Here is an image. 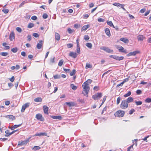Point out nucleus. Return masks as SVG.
Wrapping results in <instances>:
<instances>
[{"label": "nucleus", "mask_w": 151, "mask_h": 151, "mask_svg": "<svg viewBox=\"0 0 151 151\" xmlns=\"http://www.w3.org/2000/svg\"><path fill=\"white\" fill-rule=\"evenodd\" d=\"M82 86L83 88V91L82 93L85 96H88V93L90 89L89 86L86 85H82Z\"/></svg>", "instance_id": "1"}, {"label": "nucleus", "mask_w": 151, "mask_h": 151, "mask_svg": "<svg viewBox=\"0 0 151 151\" xmlns=\"http://www.w3.org/2000/svg\"><path fill=\"white\" fill-rule=\"evenodd\" d=\"M102 96L101 93H97L92 96V98L95 100L99 99Z\"/></svg>", "instance_id": "2"}, {"label": "nucleus", "mask_w": 151, "mask_h": 151, "mask_svg": "<svg viewBox=\"0 0 151 151\" xmlns=\"http://www.w3.org/2000/svg\"><path fill=\"white\" fill-rule=\"evenodd\" d=\"M128 106V104L126 102V100L122 101L120 105V108L122 109H124L127 108Z\"/></svg>", "instance_id": "3"}, {"label": "nucleus", "mask_w": 151, "mask_h": 151, "mask_svg": "<svg viewBox=\"0 0 151 151\" xmlns=\"http://www.w3.org/2000/svg\"><path fill=\"white\" fill-rule=\"evenodd\" d=\"M125 112L123 111L119 110L116 111L115 114V115L116 116L120 117L123 116Z\"/></svg>", "instance_id": "4"}, {"label": "nucleus", "mask_w": 151, "mask_h": 151, "mask_svg": "<svg viewBox=\"0 0 151 151\" xmlns=\"http://www.w3.org/2000/svg\"><path fill=\"white\" fill-rule=\"evenodd\" d=\"M109 57L111 58H112L117 60L120 61L124 59V57L123 56H120L116 55H112L109 56Z\"/></svg>", "instance_id": "5"}, {"label": "nucleus", "mask_w": 151, "mask_h": 151, "mask_svg": "<svg viewBox=\"0 0 151 151\" xmlns=\"http://www.w3.org/2000/svg\"><path fill=\"white\" fill-rule=\"evenodd\" d=\"M30 138H29L27 140H25L24 141H22L18 142V146H22L23 145H26L29 142V139Z\"/></svg>", "instance_id": "6"}, {"label": "nucleus", "mask_w": 151, "mask_h": 151, "mask_svg": "<svg viewBox=\"0 0 151 151\" xmlns=\"http://www.w3.org/2000/svg\"><path fill=\"white\" fill-rule=\"evenodd\" d=\"M101 50H103L108 53L112 52H113V50L110 49L108 47H103L100 48Z\"/></svg>", "instance_id": "7"}, {"label": "nucleus", "mask_w": 151, "mask_h": 151, "mask_svg": "<svg viewBox=\"0 0 151 151\" xmlns=\"http://www.w3.org/2000/svg\"><path fill=\"white\" fill-rule=\"evenodd\" d=\"M29 103H27L23 105L22 106L21 111L22 112H24L26 108L29 106Z\"/></svg>", "instance_id": "8"}, {"label": "nucleus", "mask_w": 151, "mask_h": 151, "mask_svg": "<svg viewBox=\"0 0 151 151\" xmlns=\"http://www.w3.org/2000/svg\"><path fill=\"white\" fill-rule=\"evenodd\" d=\"M138 53L139 51H135L132 52H131L127 54V56L129 57L131 56H135Z\"/></svg>", "instance_id": "9"}, {"label": "nucleus", "mask_w": 151, "mask_h": 151, "mask_svg": "<svg viewBox=\"0 0 151 151\" xmlns=\"http://www.w3.org/2000/svg\"><path fill=\"white\" fill-rule=\"evenodd\" d=\"M47 133L45 132L37 133L34 135V136H38L41 137L43 136H47Z\"/></svg>", "instance_id": "10"}, {"label": "nucleus", "mask_w": 151, "mask_h": 151, "mask_svg": "<svg viewBox=\"0 0 151 151\" xmlns=\"http://www.w3.org/2000/svg\"><path fill=\"white\" fill-rule=\"evenodd\" d=\"M43 44V42L42 40H40L39 42L37 43L36 47L38 49H40L42 47V46Z\"/></svg>", "instance_id": "11"}, {"label": "nucleus", "mask_w": 151, "mask_h": 151, "mask_svg": "<svg viewBox=\"0 0 151 151\" xmlns=\"http://www.w3.org/2000/svg\"><path fill=\"white\" fill-rule=\"evenodd\" d=\"M44 112L46 114H48V107L44 105L43 106Z\"/></svg>", "instance_id": "12"}, {"label": "nucleus", "mask_w": 151, "mask_h": 151, "mask_svg": "<svg viewBox=\"0 0 151 151\" xmlns=\"http://www.w3.org/2000/svg\"><path fill=\"white\" fill-rule=\"evenodd\" d=\"M78 55L77 54V53H76V52H71L70 53L69 55L73 58H76L77 57V56Z\"/></svg>", "instance_id": "13"}, {"label": "nucleus", "mask_w": 151, "mask_h": 151, "mask_svg": "<svg viewBox=\"0 0 151 151\" xmlns=\"http://www.w3.org/2000/svg\"><path fill=\"white\" fill-rule=\"evenodd\" d=\"M126 102L128 104L129 103L132 102L134 101L133 98L131 97H128L126 100Z\"/></svg>", "instance_id": "14"}, {"label": "nucleus", "mask_w": 151, "mask_h": 151, "mask_svg": "<svg viewBox=\"0 0 151 151\" xmlns=\"http://www.w3.org/2000/svg\"><path fill=\"white\" fill-rule=\"evenodd\" d=\"M51 117L54 119H58L60 120H61L62 119V117L60 116H51Z\"/></svg>", "instance_id": "15"}, {"label": "nucleus", "mask_w": 151, "mask_h": 151, "mask_svg": "<svg viewBox=\"0 0 151 151\" xmlns=\"http://www.w3.org/2000/svg\"><path fill=\"white\" fill-rule=\"evenodd\" d=\"M120 40L123 42L125 43H128L129 42V40L126 38L122 37L120 39Z\"/></svg>", "instance_id": "16"}, {"label": "nucleus", "mask_w": 151, "mask_h": 151, "mask_svg": "<svg viewBox=\"0 0 151 151\" xmlns=\"http://www.w3.org/2000/svg\"><path fill=\"white\" fill-rule=\"evenodd\" d=\"M115 46L116 48L119 50V52H121L122 50H123L124 49V48L120 45H115Z\"/></svg>", "instance_id": "17"}, {"label": "nucleus", "mask_w": 151, "mask_h": 151, "mask_svg": "<svg viewBox=\"0 0 151 151\" xmlns=\"http://www.w3.org/2000/svg\"><path fill=\"white\" fill-rule=\"evenodd\" d=\"M105 33L107 36H108L109 37H110L111 36V34L109 29L108 28H106L105 29Z\"/></svg>", "instance_id": "18"}, {"label": "nucleus", "mask_w": 151, "mask_h": 151, "mask_svg": "<svg viewBox=\"0 0 151 151\" xmlns=\"http://www.w3.org/2000/svg\"><path fill=\"white\" fill-rule=\"evenodd\" d=\"M65 104L70 107L74 106L76 105L75 103L74 102H66Z\"/></svg>", "instance_id": "19"}, {"label": "nucleus", "mask_w": 151, "mask_h": 151, "mask_svg": "<svg viewBox=\"0 0 151 151\" xmlns=\"http://www.w3.org/2000/svg\"><path fill=\"white\" fill-rule=\"evenodd\" d=\"M14 39V33L12 32L9 35V39L10 40L12 41L13 39Z\"/></svg>", "instance_id": "20"}, {"label": "nucleus", "mask_w": 151, "mask_h": 151, "mask_svg": "<svg viewBox=\"0 0 151 151\" xmlns=\"http://www.w3.org/2000/svg\"><path fill=\"white\" fill-rule=\"evenodd\" d=\"M89 27L90 25L89 24L85 25L82 27L81 29V31H85Z\"/></svg>", "instance_id": "21"}, {"label": "nucleus", "mask_w": 151, "mask_h": 151, "mask_svg": "<svg viewBox=\"0 0 151 151\" xmlns=\"http://www.w3.org/2000/svg\"><path fill=\"white\" fill-rule=\"evenodd\" d=\"M144 37L143 35H139L137 37V39L138 41H142L144 38Z\"/></svg>", "instance_id": "22"}, {"label": "nucleus", "mask_w": 151, "mask_h": 151, "mask_svg": "<svg viewBox=\"0 0 151 151\" xmlns=\"http://www.w3.org/2000/svg\"><path fill=\"white\" fill-rule=\"evenodd\" d=\"M92 80L90 79H88L86 81L84 82L83 84L84 85H86L88 86L89 84H90L91 83Z\"/></svg>", "instance_id": "23"}, {"label": "nucleus", "mask_w": 151, "mask_h": 151, "mask_svg": "<svg viewBox=\"0 0 151 151\" xmlns=\"http://www.w3.org/2000/svg\"><path fill=\"white\" fill-rule=\"evenodd\" d=\"M42 118V115L40 114H38L36 115V118L37 119L41 120V119Z\"/></svg>", "instance_id": "24"}, {"label": "nucleus", "mask_w": 151, "mask_h": 151, "mask_svg": "<svg viewBox=\"0 0 151 151\" xmlns=\"http://www.w3.org/2000/svg\"><path fill=\"white\" fill-rule=\"evenodd\" d=\"M106 22L107 23V24L109 25L111 27H113V28L115 27L112 21H107Z\"/></svg>", "instance_id": "25"}, {"label": "nucleus", "mask_w": 151, "mask_h": 151, "mask_svg": "<svg viewBox=\"0 0 151 151\" xmlns=\"http://www.w3.org/2000/svg\"><path fill=\"white\" fill-rule=\"evenodd\" d=\"M34 101L37 102H41L42 101V99L40 97H37L35 99Z\"/></svg>", "instance_id": "26"}, {"label": "nucleus", "mask_w": 151, "mask_h": 151, "mask_svg": "<svg viewBox=\"0 0 151 151\" xmlns=\"http://www.w3.org/2000/svg\"><path fill=\"white\" fill-rule=\"evenodd\" d=\"M55 39L57 40H60V36L59 34L56 32L55 33Z\"/></svg>", "instance_id": "27"}, {"label": "nucleus", "mask_w": 151, "mask_h": 151, "mask_svg": "<svg viewBox=\"0 0 151 151\" xmlns=\"http://www.w3.org/2000/svg\"><path fill=\"white\" fill-rule=\"evenodd\" d=\"M86 45L90 49H91L92 47V44L91 43L88 42L86 44Z\"/></svg>", "instance_id": "28"}, {"label": "nucleus", "mask_w": 151, "mask_h": 151, "mask_svg": "<svg viewBox=\"0 0 151 151\" xmlns=\"http://www.w3.org/2000/svg\"><path fill=\"white\" fill-rule=\"evenodd\" d=\"M7 117L9 119H12V120H14L15 119V117L12 115H8L7 116Z\"/></svg>", "instance_id": "29"}, {"label": "nucleus", "mask_w": 151, "mask_h": 151, "mask_svg": "<svg viewBox=\"0 0 151 151\" xmlns=\"http://www.w3.org/2000/svg\"><path fill=\"white\" fill-rule=\"evenodd\" d=\"M21 124H19L18 125H14L13 127H11V129L12 130H14L16 128L19 127L21 126Z\"/></svg>", "instance_id": "30"}, {"label": "nucleus", "mask_w": 151, "mask_h": 151, "mask_svg": "<svg viewBox=\"0 0 151 151\" xmlns=\"http://www.w3.org/2000/svg\"><path fill=\"white\" fill-rule=\"evenodd\" d=\"M34 26V24L32 23H30L27 26V28H31Z\"/></svg>", "instance_id": "31"}, {"label": "nucleus", "mask_w": 151, "mask_h": 151, "mask_svg": "<svg viewBox=\"0 0 151 151\" xmlns=\"http://www.w3.org/2000/svg\"><path fill=\"white\" fill-rule=\"evenodd\" d=\"M131 94V92L130 91H129L126 94L124 95V96L125 97H127L130 96Z\"/></svg>", "instance_id": "32"}, {"label": "nucleus", "mask_w": 151, "mask_h": 151, "mask_svg": "<svg viewBox=\"0 0 151 151\" xmlns=\"http://www.w3.org/2000/svg\"><path fill=\"white\" fill-rule=\"evenodd\" d=\"M6 134L5 135V137H8L9 136V134H10L9 131V130H6L5 131Z\"/></svg>", "instance_id": "33"}, {"label": "nucleus", "mask_w": 151, "mask_h": 151, "mask_svg": "<svg viewBox=\"0 0 151 151\" xmlns=\"http://www.w3.org/2000/svg\"><path fill=\"white\" fill-rule=\"evenodd\" d=\"M70 86L72 89L75 90L76 89L77 87L74 85L73 84H71L70 85Z\"/></svg>", "instance_id": "34"}, {"label": "nucleus", "mask_w": 151, "mask_h": 151, "mask_svg": "<svg viewBox=\"0 0 151 151\" xmlns=\"http://www.w3.org/2000/svg\"><path fill=\"white\" fill-rule=\"evenodd\" d=\"M92 67V65L88 63H87L86 65V68L87 69L88 68H90Z\"/></svg>", "instance_id": "35"}, {"label": "nucleus", "mask_w": 151, "mask_h": 151, "mask_svg": "<svg viewBox=\"0 0 151 151\" xmlns=\"http://www.w3.org/2000/svg\"><path fill=\"white\" fill-rule=\"evenodd\" d=\"M0 55L4 56H6L8 55V53L7 52H2L0 53Z\"/></svg>", "instance_id": "36"}, {"label": "nucleus", "mask_w": 151, "mask_h": 151, "mask_svg": "<svg viewBox=\"0 0 151 151\" xmlns=\"http://www.w3.org/2000/svg\"><path fill=\"white\" fill-rule=\"evenodd\" d=\"M76 73V70L75 69H73L72 72L70 73V76L74 75Z\"/></svg>", "instance_id": "37"}, {"label": "nucleus", "mask_w": 151, "mask_h": 151, "mask_svg": "<svg viewBox=\"0 0 151 151\" xmlns=\"http://www.w3.org/2000/svg\"><path fill=\"white\" fill-rule=\"evenodd\" d=\"M137 106L140 105L142 104V102L141 101H136L134 102Z\"/></svg>", "instance_id": "38"}, {"label": "nucleus", "mask_w": 151, "mask_h": 151, "mask_svg": "<svg viewBox=\"0 0 151 151\" xmlns=\"http://www.w3.org/2000/svg\"><path fill=\"white\" fill-rule=\"evenodd\" d=\"M40 149V147L38 146H35L33 148V149L35 151L38 150Z\"/></svg>", "instance_id": "39"}, {"label": "nucleus", "mask_w": 151, "mask_h": 151, "mask_svg": "<svg viewBox=\"0 0 151 151\" xmlns=\"http://www.w3.org/2000/svg\"><path fill=\"white\" fill-rule=\"evenodd\" d=\"M18 51V49L17 47H15L12 49L11 51L14 53Z\"/></svg>", "instance_id": "40"}, {"label": "nucleus", "mask_w": 151, "mask_h": 151, "mask_svg": "<svg viewBox=\"0 0 151 151\" xmlns=\"http://www.w3.org/2000/svg\"><path fill=\"white\" fill-rule=\"evenodd\" d=\"M145 102L146 103H149L151 102V98H147L145 100Z\"/></svg>", "instance_id": "41"}, {"label": "nucleus", "mask_w": 151, "mask_h": 151, "mask_svg": "<svg viewBox=\"0 0 151 151\" xmlns=\"http://www.w3.org/2000/svg\"><path fill=\"white\" fill-rule=\"evenodd\" d=\"M9 10L6 9H4L2 10V11L4 13L6 14L9 12Z\"/></svg>", "instance_id": "42"}, {"label": "nucleus", "mask_w": 151, "mask_h": 151, "mask_svg": "<svg viewBox=\"0 0 151 151\" xmlns=\"http://www.w3.org/2000/svg\"><path fill=\"white\" fill-rule=\"evenodd\" d=\"M16 30L19 33H21L22 31L21 28L19 27L16 28Z\"/></svg>", "instance_id": "43"}, {"label": "nucleus", "mask_w": 151, "mask_h": 151, "mask_svg": "<svg viewBox=\"0 0 151 151\" xmlns=\"http://www.w3.org/2000/svg\"><path fill=\"white\" fill-rule=\"evenodd\" d=\"M76 50L77 53L78 54L80 53V50L79 46H77Z\"/></svg>", "instance_id": "44"}, {"label": "nucleus", "mask_w": 151, "mask_h": 151, "mask_svg": "<svg viewBox=\"0 0 151 151\" xmlns=\"http://www.w3.org/2000/svg\"><path fill=\"white\" fill-rule=\"evenodd\" d=\"M55 79H59L60 78V76L58 75H56L53 76Z\"/></svg>", "instance_id": "45"}, {"label": "nucleus", "mask_w": 151, "mask_h": 151, "mask_svg": "<svg viewBox=\"0 0 151 151\" xmlns=\"http://www.w3.org/2000/svg\"><path fill=\"white\" fill-rule=\"evenodd\" d=\"M121 100V99L120 97H119L117 98L116 101V104L117 105L119 104L120 101Z\"/></svg>", "instance_id": "46"}, {"label": "nucleus", "mask_w": 151, "mask_h": 151, "mask_svg": "<svg viewBox=\"0 0 151 151\" xmlns=\"http://www.w3.org/2000/svg\"><path fill=\"white\" fill-rule=\"evenodd\" d=\"M63 63V60H60L58 63V65H59L60 66H61L62 65Z\"/></svg>", "instance_id": "47"}, {"label": "nucleus", "mask_w": 151, "mask_h": 151, "mask_svg": "<svg viewBox=\"0 0 151 151\" xmlns=\"http://www.w3.org/2000/svg\"><path fill=\"white\" fill-rule=\"evenodd\" d=\"M33 36L35 37H38L39 36V35L37 33H33Z\"/></svg>", "instance_id": "48"}, {"label": "nucleus", "mask_w": 151, "mask_h": 151, "mask_svg": "<svg viewBox=\"0 0 151 151\" xmlns=\"http://www.w3.org/2000/svg\"><path fill=\"white\" fill-rule=\"evenodd\" d=\"M135 111V110L134 109H132L129 111V114H132Z\"/></svg>", "instance_id": "49"}, {"label": "nucleus", "mask_w": 151, "mask_h": 151, "mask_svg": "<svg viewBox=\"0 0 151 151\" xmlns=\"http://www.w3.org/2000/svg\"><path fill=\"white\" fill-rule=\"evenodd\" d=\"M73 31V30H72L70 28H68V31L69 34H71L72 33Z\"/></svg>", "instance_id": "50"}, {"label": "nucleus", "mask_w": 151, "mask_h": 151, "mask_svg": "<svg viewBox=\"0 0 151 151\" xmlns=\"http://www.w3.org/2000/svg\"><path fill=\"white\" fill-rule=\"evenodd\" d=\"M106 96H104V97L103 98L102 103L101 105H100V106H101L104 104V102L106 100Z\"/></svg>", "instance_id": "51"}, {"label": "nucleus", "mask_w": 151, "mask_h": 151, "mask_svg": "<svg viewBox=\"0 0 151 151\" xmlns=\"http://www.w3.org/2000/svg\"><path fill=\"white\" fill-rule=\"evenodd\" d=\"M136 93L138 95H139L142 93V91L140 90H137L136 91Z\"/></svg>", "instance_id": "52"}, {"label": "nucleus", "mask_w": 151, "mask_h": 151, "mask_svg": "<svg viewBox=\"0 0 151 151\" xmlns=\"http://www.w3.org/2000/svg\"><path fill=\"white\" fill-rule=\"evenodd\" d=\"M98 21L100 22H104V19L100 18L98 19Z\"/></svg>", "instance_id": "53"}, {"label": "nucleus", "mask_w": 151, "mask_h": 151, "mask_svg": "<svg viewBox=\"0 0 151 151\" xmlns=\"http://www.w3.org/2000/svg\"><path fill=\"white\" fill-rule=\"evenodd\" d=\"M43 18L44 19H46L47 18L48 15L47 14L44 13L42 16Z\"/></svg>", "instance_id": "54"}, {"label": "nucleus", "mask_w": 151, "mask_h": 151, "mask_svg": "<svg viewBox=\"0 0 151 151\" xmlns=\"http://www.w3.org/2000/svg\"><path fill=\"white\" fill-rule=\"evenodd\" d=\"M63 70L66 73H69L70 72V70L69 69H67L64 68Z\"/></svg>", "instance_id": "55"}, {"label": "nucleus", "mask_w": 151, "mask_h": 151, "mask_svg": "<svg viewBox=\"0 0 151 151\" xmlns=\"http://www.w3.org/2000/svg\"><path fill=\"white\" fill-rule=\"evenodd\" d=\"M67 46L68 48H70L73 46V45L72 44L69 43L67 44Z\"/></svg>", "instance_id": "56"}, {"label": "nucleus", "mask_w": 151, "mask_h": 151, "mask_svg": "<svg viewBox=\"0 0 151 151\" xmlns=\"http://www.w3.org/2000/svg\"><path fill=\"white\" fill-rule=\"evenodd\" d=\"M84 38L85 40H87L89 39V37L88 35H85L84 36Z\"/></svg>", "instance_id": "57"}, {"label": "nucleus", "mask_w": 151, "mask_h": 151, "mask_svg": "<svg viewBox=\"0 0 151 151\" xmlns=\"http://www.w3.org/2000/svg\"><path fill=\"white\" fill-rule=\"evenodd\" d=\"M129 80V79L128 78H126L124 79V80L123 81H122V82L124 84V83H125V82H127Z\"/></svg>", "instance_id": "58"}, {"label": "nucleus", "mask_w": 151, "mask_h": 151, "mask_svg": "<svg viewBox=\"0 0 151 151\" xmlns=\"http://www.w3.org/2000/svg\"><path fill=\"white\" fill-rule=\"evenodd\" d=\"M8 139L6 138H0V140L2 141H4L7 140Z\"/></svg>", "instance_id": "59"}, {"label": "nucleus", "mask_w": 151, "mask_h": 151, "mask_svg": "<svg viewBox=\"0 0 151 151\" xmlns=\"http://www.w3.org/2000/svg\"><path fill=\"white\" fill-rule=\"evenodd\" d=\"M37 17L35 16H33L32 17L31 19L33 20H36L37 19Z\"/></svg>", "instance_id": "60"}, {"label": "nucleus", "mask_w": 151, "mask_h": 151, "mask_svg": "<svg viewBox=\"0 0 151 151\" xmlns=\"http://www.w3.org/2000/svg\"><path fill=\"white\" fill-rule=\"evenodd\" d=\"M128 16H129V18L130 19H134V17L133 15H132L131 14H129Z\"/></svg>", "instance_id": "61"}, {"label": "nucleus", "mask_w": 151, "mask_h": 151, "mask_svg": "<svg viewBox=\"0 0 151 151\" xmlns=\"http://www.w3.org/2000/svg\"><path fill=\"white\" fill-rule=\"evenodd\" d=\"M27 40L29 41L31 40V37L30 35H28L27 36Z\"/></svg>", "instance_id": "62"}, {"label": "nucleus", "mask_w": 151, "mask_h": 151, "mask_svg": "<svg viewBox=\"0 0 151 151\" xmlns=\"http://www.w3.org/2000/svg\"><path fill=\"white\" fill-rule=\"evenodd\" d=\"M120 4L118 3H115L113 4V5L118 7L119 6Z\"/></svg>", "instance_id": "63"}, {"label": "nucleus", "mask_w": 151, "mask_h": 151, "mask_svg": "<svg viewBox=\"0 0 151 151\" xmlns=\"http://www.w3.org/2000/svg\"><path fill=\"white\" fill-rule=\"evenodd\" d=\"M12 82H13L14 80V76H12L9 79Z\"/></svg>", "instance_id": "64"}]
</instances>
